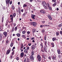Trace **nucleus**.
Instances as JSON below:
<instances>
[{
  "label": "nucleus",
  "mask_w": 62,
  "mask_h": 62,
  "mask_svg": "<svg viewBox=\"0 0 62 62\" xmlns=\"http://www.w3.org/2000/svg\"><path fill=\"white\" fill-rule=\"evenodd\" d=\"M42 5H43L45 9H47V4L45 2L43 1L42 2Z\"/></svg>",
  "instance_id": "nucleus-1"
},
{
  "label": "nucleus",
  "mask_w": 62,
  "mask_h": 62,
  "mask_svg": "<svg viewBox=\"0 0 62 62\" xmlns=\"http://www.w3.org/2000/svg\"><path fill=\"white\" fill-rule=\"evenodd\" d=\"M16 14L15 13H14L12 17L10 18V20L11 21V22H13V17H14V18H15V16H16Z\"/></svg>",
  "instance_id": "nucleus-2"
},
{
  "label": "nucleus",
  "mask_w": 62,
  "mask_h": 62,
  "mask_svg": "<svg viewBox=\"0 0 62 62\" xmlns=\"http://www.w3.org/2000/svg\"><path fill=\"white\" fill-rule=\"evenodd\" d=\"M45 46L44 47V49L46 52H47V48L46 47L47 46V41H46L45 43Z\"/></svg>",
  "instance_id": "nucleus-3"
},
{
  "label": "nucleus",
  "mask_w": 62,
  "mask_h": 62,
  "mask_svg": "<svg viewBox=\"0 0 62 62\" xmlns=\"http://www.w3.org/2000/svg\"><path fill=\"white\" fill-rule=\"evenodd\" d=\"M9 2H10V0H6V4L7 5L8 4V6H9Z\"/></svg>",
  "instance_id": "nucleus-4"
},
{
  "label": "nucleus",
  "mask_w": 62,
  "mask_h": 62,
  "mask_svg": "<svg viewBox=\"0 0 62 62\" xmlns=\"http://www.w3.org/2000/svg\"><path fill=\"white\" fill-rule=\"evenodd\" d=\"M31 47L32 50H34V49L36 48V46L34 45H33L32 46H31Z\"/></svg>",
  "instance_id": "nucleus-5"
},
{
  "label": "nucleus",
  "mask_w": 62,
  "mask_h": 62,
  "mask_svg": "<svg viewBox=\"0 0 62 62\" xmlns=\"http://www.w3.org/2000/svg\"><path fill=\"white\" fill-rule=\"evenodd\" d=\"M37 58L38 59V60L39 61L41 60V57L40 56L38 55L37 56Z\"/></svg>",
  "instance_id": "nucleus-6"
},
{
  "label": "nucleus",
  "mask_w": 62,
  "mask_h": 62,
  "mask_svg": "<svg viewBox=\"0 0 62 62\" xmlns=\"http://www.w3.org/2000/svg\"><path fill=\"white\" fill-rule=\"evenodd\" d=\"M31 23L32 24V25H33V26L34 27L36 26L37 25V23L35 22H32Z\"/></svg>",
  "instance_id": "nucleus-7"
},
{
  "label": "nucleus",
  "mask_w": 62,
  "mask_h": 62,
  "mask_svg": "<svg viewBox=\"0 0 62 62\" xmlns=\"http://www.w3.org/2000/svg\"><path fill=\"white\" fill-rule=\"evenodd\" d=\"M10 51H11V50L10 49H8V50L6 52V54H8L10 52Z\"/></svg>",
  "instance_id": "nucleus-8"
},
{
  "label": "nucleus",
  "mask_w": 62,
  "mask_h": 62,
  "mask_svg": "<svg viewBox=\"0 0 62 62\" xmlns=\"http://www.w3.org/2000/svg\"><path fill=\"white\" fill-rule=\"evenodd\" d=\"M35 15H32L31 16V17L32 19L33 20H35Z\"/></svg>",
  "instance_id": "nucleus-9"
},
{
  "label": "nucleus",
  "mask_w": 62,
  "mask_h": 62,
  "mask_svg": "<svg viewBox=\"0 0 62 62\" xmlns=\"http://www.w3.org/2000/svg\"><path fill=\"white\" fill-rule=\"evenodd\" d=\"M29 4L28 2H26L25 4H24L23 6V8H25V7H27V5Z\"/></svg>",
  "instance_id": "nucleus-10"
},
{
  "label": "nucleus",
  "mask_w": 62,
  "mask_h": 62,
  "mask_svg": "<svg viewBox=\"0 0 62 62\" xmlns=\"http://www.w3.org/2000/svg\"><path fill=\"white\" fill-rule=\"evenodd\" d=\"M7 34H8V33H7V32H3V34L5 36V37H6L7 36Z\"/></svg>",
  "instance_id": "nucleus-11"
},
{
  "label": "nucleus",
  "mask_w": 62,
  "mask_h": 62,
  "mask_svg": "<svg viewBox=\"0 0 62 62\" xmlns=\"http://www.w3.org/2000/svg\"><path fill=\"white\" fill-rule=\"evenodd\" d=\"M24 52H22L20 54V55L21 56V57H23V56L24 55Z\"/></svg>",
  "instance_id": "nucleus-12"
},
{
  "label": "nucleus",
  "mask_w": 62,
  "mask_h": 62,
  "mask_svg": "<svg viewBox=\"0 0 62 62\" xmlns=\"http://www.w3.org/2000/svg\"><path fill=\"white\" fill-rule=\"evenodd\" d=\"M52 58L53 59H54V60H56V57H55V55L52 56Z\"/></svg>",
  "instance_id": "nucleus-13"
},
{
  "label": "nucleus",
  "mask_w": 62,
  "mask_h": 62,
  "mask_svg": "<svg viewBox=\"0 0 62 62\" xmlns=\"http://www.w3.org/2000/svg\"><path fill=\"white\" fill-rule=\"evenodd\" d=\"M32 31V34H34V33H35V32H36V30H35V29H33Z\"/></svg>",
  "instance_id": "nucleus-14"
},
{
  "label": "nucleus",
  "mask_w": 62,
  "mask_h": 62,
  "mask_svg": "<svg viewBox=\"0 0 62 62\" xmlns=\"http://www.w3.org/2000/svg\"><path fill=\"white\" fill-rule=\"evenodd\" d=\"M30 59H32V60H34V57H33V56L32 55H31L30 57Z\"/></svg>",
  "instance_id": "nucleus-15"
},
{
  "label": "nucleus",
  "mask_w": 62,
  "mask_h": 62,
  "mask_svg": "<svg viewBox=\"0 0 62 62\" xmlns=\"http://www.w3.org/2000/svg\"><path fill=\"white\" fill-rule=\"evenodd\" d=\"M3 38V34H0V39H1L2 38Z\"/></svg>",
  "instance_id": "nucleus-16"
},
{
  "label": "nucleus",
  "mask_w": 62,
  "mask_h": 62,
  "mask_svg": "<svg viewBox=\"0 0 62 62\" xmlns=\"http://www.w3.org/2000/svg\"><path fill=\"white\" fill-rule=\"evenodd\" d=\"M40 12L42 13H45V11L44 10H41L40 11Z\"/></svg>",
  "instance_id": "nucleus-17"
},
{
  "label": "nucleus",
  "mask_w": 62,
  "mask_h": 62,
  "mask_svg": "<svg viewBox=\"0 0 62 62\" xmlns=\"http://www.w3.org/2000/svg\"><path fill=\"white\" fill-rule=\"evenodd\" d=\"M56 35L57 36H58L59 35V32H57L56 33Z\"/></svg>",
  "instance_id": "nucleus-18"
},
{
  "label": "nucleus",
  "mask_w": 62,
  "mask_h": 62,
  "mask_svg": "<svg viewBox=\"0 0 62 62\" xmlns=\"http://www.w3.org/2000/svg\"><path fill=\"white\" fill-rule=\"evenodd\" d=\"M16 35L17 36V37H20L21 36V34L19 33H17L16 34Z\"/></svg>",
  "instance_id": "nucleus-19"
},
{
  "label": "nucleus",
  "mask_w": 62,
  "mask_h": 62,
  "mask_svg": "<svg viewBox=\"0 0 62 62\" xmlns=\"http://www.w3.org/2000/svg\"><path fill=\"white\" fill-rule=\"evenodd\" d=\"M57 51L58 53V54H60V50L59 49H58Z\"/></svg>",
  "instance_id": "nucleus-20"
},
{
  "label": "nucleus",
  "mask_w": 62,
  "mask_h": 62,
  "mask_svg": "<svg viewBox=\"0 0 62 62\" xmlns=\"http://www.w3.org/2000/svg\"><path fill=\"white\" fill-rule=\"evenodd\" d=\"M28 51V50L26 49H25L24 50V53H26V54H27V51Z\"/></svg>",
  "instance_id": "nucleus-21"
},
{
  "label": "nucleus",
  "mask_w": 62,
  "mask_h": 62,
  "mask_svg": "<svg viewBox=\"0 0 62 62\" xmlns=\"http://www.w3.org/2000/svg\"><path fill=\"white\" fill-rule=\"evenodd\" d=\"M62 26V23H61V24H59L58 25V27H61V26Z\"/></svg>",
  "instance_id": "nucleus-22"
},
{
  "label": "nucleus",
  "mask_w": 62,
  "mask_h": 62,
  "mask_svg": "<svg viewBox=\"0 0 62 62\" xmlns=\"http://www.w3.org/2000/svg\"><path fill=\"white\" fill-rule=\"evenodd\" d=\"M56 5V3L55 2L54 4H53V7H55Z\"/></svg>",
  "instance_id": "nucleus-23"
},
{
  "label": "nucleus",
  "mask_w": 62,
  "mask_h": 62,
  "mask_svg": "<svg viewBox=\"0 0 62 62\" xmlns=\"http://www.w3.org/2000/svg\"><path fill=\"white\" fill-rule=\"evenodd\" d=\"M21 37L23 38H24V39H26V37H25V35H22Z\"/></svg>",
  "instance_id": "nucleus-24"
},
{
  "label": "nucleus",
  "mask_w": 62,
  "mask_h": 62,
  "mask_svg": "<svg viewBox=\"0 0 62 62\" xmlns=\"http://www.w3.org/2000/svg\"><path fill=\"white\" fill-rule=\"evenodd\" d=\"M51 44L52 45V46L53 47H54V43H52Z\"/></svg>",
  "instance_id": "nucleus-25"
},
{
  "label": "nucleus",
  "mask_w": 62,
  "mask_h": 62,
  "mask_svg": "<svg viewBox=\"0 0 62 62\" xmlns=\"http://www.w3.org/2000/svg\"><path fill=\"white\" fill-rule=\"evenodd\" d=\"M17 28H18V27L17 26L15 28V31H17Z\"/></svg>",
  "instance_id": "nucleus-26"
},
{
  "label": "nucleus",
  "mask_w": 62,
  "mask_h": 62,
  "mask_svg": "<svg viewBox=\"0 0 62 62\" xmlns=\"http://www.w3.org/2000/svg\"><path fill=\"white\" fill-rule=\"evenodd\" d=\"M34 51H31V54L32 55H34Z\"/></svg>",
  "instance_id": "nucleus-27"
},
{
  "label": "nucleus",
  "mask_w": 62,
  "mask_h": 62,
  "mask_svg": "<svg viewBox=\"0 0 62 62\" xmlns=\"http://www.w3.org/2000/svg\"><path fill=\"white\" fill-rule=\"evenodd\" d=\"M55 39H56V38H52V40L53 41L55 40Z\"/></svg>",
  "instance_id": "nucleus-28"
},
{
  "label": "nucleus",
  "mask_w": 62,
  "mask_h": 62,
  "mask_svg": "<svg viewBox=\"0 0 62 62\" xmlns=\"http://www.w3.org/2000/svg\"><path fill=\"white\" fill-rule=\"evenodd\" d=\"M14 52H15V51L14 50L12 52V55H14Z\"/></svg>",
  "instance_id": "nucleus-29"
},
{
  "label": "nucleus",
  "mask_w": 62,
  "mask_h": 62,
  "mask_svg": "<svg viewBox=\"0 0 62 62\" xmlns=\"http://www.w3.org/2000/svg\"><path fill=\"white\" fill-rule=\"evenodd\" d=\"M47 8H49L50 7V4L49 3H47Z\"/></svg>",
  "instance_id": "nucleus-30"
},
{
  "label": "nucleus",
  "mask_w": 62,
  "mask_h": 62,
  "mask_svg": "<svg viewBox=\"0 0 62 62\" xmlns=\"http://www.w3.org/2000/svg\"><path fill=\"white\" fill-rule=\"evenodd\" d=\"M13 44L12 43H11L10 45V46L11 47H12L13 46Z\"/></svg>",
  "instance_id": "nucleus-31"
},
{
  "label": "nucleus",
  "mask_w": 62,
  "mask_h": 62,
  "mask_svg": "<svg viewBox=\"0 0 62 62\" xmlns=\"http://www.w3.org/2000/svg\"><path fill=\"white\" fill-rule=\"evenodd\" d=\"M14 27H13L12 28V32H13V31H14Z\"/></svg>",
  "instance_id": "nucleus-32"
},
{
  "label": "nucleus",
  "mask_w": 62,
  "mask_h": 62,
  "mask_svg": "<svg viewBox=\"0 0 62 62\" xmlns=\"http://www.w3.org/2000/svg\"><path fill=\"white\" fill-rule=\"evenodd\" d=\"M48 8H49V9H50V10H52V8H51V7H49Z\"/></svg>",
  "instance_id": "nucleus-33"
},
{
  "label": "nucleus",
  "mask_w": 62,
  "mask_h": 62,
  "mask_svg": "<svg viewBox=\"0 0 62 62\" xmlns=\"http://www.w3.org/2000/svg\"><path fill=\"white\" fill-rule=\"evenodd\" d=\"M42 57L43 58H44V59H45V58H46L45 57V55H43L42 56Z\"/></svg>",
  "instance_id": "nucleus-34"
},
{
  "label": "nucleus",
  "mask_w": 62,
  "mask_h": 62,
  "mask_svg": "<svg viewBox=\"0 0 62 62\" xmlns=\"http://www.w3.org/2000/svg\"><path fill=\"white\" fill-rule=\"evenodd\" d=\"M22 33L23 34H25V31H23L22 32Z\"/></svg>",
  "instance_id": "nucleus-35"
},
{
  "label": "nucleus",
  "mask_w": 62,
  "mask_h": 62,
  "mask_svg": "<svg viewBox=\"0 0 62 62\" xmlns=\"http://www.w3.org/2000/svg\"><path fill=\"white\" fill-rule=\"evenodd\" d=\"M45 32V30L44 29H43L42 31V33H44Z\"/></svg>",
  "instance_id": "nucleus-36"
},
{
  "label": "nucleus",
  "mask_w": 62,
  "mask_h": 62,
  "mask_svg": "<svg viewBox=\"0 0 62 62\" xmlns=\"http://www.w3.org/2000/svg\"><path fill=\"white\" fill-rule=\"evenodd\" d=\"M40 27L41 28H42V27H44V25H40Z\"/></svg>",
  "instance_id": "nucleus-37"
},
{
  "label": "nucleus",
  "mask_w": 62,
  "mask_h": 62,
  "mask_svg": "<svg viewBox=\"0 0 62 62\" xmlns=\"http://www.w3.org/2000/svg\"><path fill=\"white\" fill-rule=\"evenodd\" d=\"M29 46H28L27 47L26 49L28 51V50H29Z\"/></svg>",
  "instance_id": "nucleus-38"
},
{
  "label": "nucleus",
  "mask_w": 62,
  "mask_h": 62,
  "mask_svg": "<svg viewBox=\"0 0 62 62\" xmlns=\"http://www.w3.org/2000/svg\"><path fill=\"white\" fill-rule=\"evenodd\" d=\"M27 33L28 34H30V32L29 31H27Z\"/></svg>",
  "instance_id": "nucleus-39"
},
{
  "label": "nucleus",
  "mask_w": 62,
  "mask_h": 62,
  "mask_svg": "<svg viewBox=\"0 0 62 62\" xmlns=\"http://www.w3.org/2000/svg\"><path fill=\"white\" fill-rule=\"evenodd\" d=\"M48 18H50V17H51V15H48Z\"/></svg>",
  "instance_id": "nucleus-40"
},
{
  "label": "nucleus",
  "mask_w": 62,
  "mask_h": 62,
  "mask_svg": "<svg viewBox=\"0 0 62 62\" xmlns=\"http://www.w3.org/2000/svg\"><path fill=\"white\" fill-rule=\"evenodd\" d=\"M3 17L2 18V22L3 23V21H4V17H3Z\"/></svg>",
  "instance_id": "nucleus-41"
},
{
  "label": "nucleus",
  "mask_w": 62,
  "mask_h": 62,
  "mask_svg": "<svg viewBox=\"0 0 62 62\" xmlns=\"http://www.w3.org/2000/svg\"><path fill=\"white\" fill-rule=\"evenodd\" d=\"M8 40H6V43H8Z\"/></svg>",
  "instance_id": "nucleus-42"
},
{
  "label": "nucleus",
  "mask_w": 62,
  "mask_h": 62,
  "mask_svg": "<svg viewBox=\"0 0 62 62\" xmlns=\"http://www.w3.org/2000/svg\"><path fill=\"white\" fill-rule=\"evenodd\" d=\"M16 59L17 60H19V58L18 57H17L16 58Z\"/></svg>",
  "instance_id": "nucleus-43"
},
{
  "label": "nucleus",
  "mask_w": 62,
  "mask_h": 62,
  "mask_svg": "<svg viewBox=\"0 0 62 62\" xmlns=\"http://www.w3.org/2000/svg\"><path fill=\"white\" fill-rule=\"evenodd\" d=\"M28 44L29 46H31V44L30 43Z\"/></svg>",
  "instance_id": "nucleus-44"
},
{
  "label": "nucleus",
  "mask_w": 62,
  "mask_h": 62,
  "mask_svg": "<svg viewBox=\"0 0 62 62\" xmlns=\"http://www.w3.org/2000/svg\"><path fill=\"white\" fill-rule=\"evenodd\" d=\"M52 2H56V0H52Z\"/></svg>",
  "instance_id": "nucleus-45"
},
{
  "label": "nucleus",
  "mask_w": 62,
  "mask_h": 62,
  "mask_svg": "<svg viewBox=\"0 0 62 62\" xmlns=\"http://www.w3.org/2000/svg\"><path fill=\"white\" fill-rule=\"evenodd\" d=\"M18 12L20 14H21V11L19 10L18 11Z\"/></svg>",
  "instance_id": "nucleus-46"
},
{
  "label": "nucleus",
  "mask_w": 62,
  "mask_h": 62,
  "mask_svg": "<svg viewBox=\"0 0 62 62\" xmlns=\"http://www.w3.org/2000/svg\"><path fill=\"white\" fill-rule=\"evenodd\" d=\"M60 33L61 35H62V31H60Z\"/></svg>",
  "instance_id": "nucleus-47"
},
{
  "label": "nucleus",
  "mask_w": 62,
  "mask_h": 62,
  "mask_svg": "<svg viewBox=\"0 0 62 62\" xmlns=\"http://www.w3.org/2000/svg\"><path fill=\"white\" fill-rule=\"evenodd\" d=\"M12 8L13 9H14V6H12Z\"/></svg>",
  "instance_id": "nucleus-48"
},
{
  "label": "nucleus",
  "mask_w": 62,
  "mask_h": 62,
  "mask_svg": "<svg viewBox=\"0 0 62 62\" xmlns=\"http://www.w3.org/2000/svg\"><path fill=\"white\" fill-rule=\"evenodd\" d=\"M49 19H50V20H52V18L51 17H49V18H48Z\"/></svg>",
  "instance_id": "nucleus-49"
},
{
  "label": "nucleus",
  "mask_w": 62,
  "mask_h": 62,
  "mask_svg": "<svg viewBox=\"0 0 62 62\" xmlns=\"http://www.w3.org/2000/svg\"><path fill=\"white\" fill-rule=\"evenodd\" d=\"M48 58L50 60H51V57H50V56L49 57H48Z\"/></svg>",
  "instance_id": "nucleus-50"
},
{
  "label": "nucleus",
  "mask_w": 62,
  "mask_h": 62,
  "mask_svg": "<svg viewBox=\"0 0 62 62\" xmlns=\"http://www.w3.org/2000/svg\"><path fill=\"white\" fill-rule=\"evenodd\" d=\"M31 40H33V39H34V38L33 37L32 38H31Z\"/></svg>",
  "instance_id": "nucleus-51"
},
{
  "label": "nucleus",
  "mask_w": 62,
  "mask_h": 62,
  "mask_svg": "<svg viewBox=\"0 0 62 62\" xmlns=\"http://www.w3.org/2000/svg\"><path fill=\"white\" fill-rule=\"evenodd\" d=\"M26 59H25V58L24 59V62H26Z\"/></svg>",
  "instance_id": "nucleus-52"
},
{
  "label": "nucleus",
  "mask_w": 62,
  "mask_h": 62,
  "mask_svg": "<svg viewBox=\"0 0 62 62\" xmlns=\"http://www.w3.org/2000/svg\"><path fill=\"white\" fill-rule=\"evenodd\" d=\"M9 3L10 5H11L12 4V1H10L9 2Z\"/></svg>",
  "instance_id": "nucleus-53"
},
{
  "label": "nucleus",
  "mask_w": 62,
  "mask_h": 62,
  "mask_svg": "<svg viewBox=\"0 0 62 62\" xmlns=\"http://www.w3.org/2000/svg\"><path fill=\"white\" fill-rule=\"evenodd\" d=\"M25 15H26L24 13L23 14V16H25Z\"/></svg>",
  "instance_id": "nucleus-54"
},
{
  "label": "nucleus",
  "mask_w": 62,
  "mask_h": 62,
  "mask_svg": "<svg viewBox=\"0 0 62 62\" xmlns=\"http://www.w3.org/2000/svg\"><path fill=\"white\" fill-rule=\"evenodd\" d=\"M21 46H23V44L22 43H21Z\"/></svg>",
  "instance_id": "nucleus-55"
},
{
  "label": "nucleus",
  "mask_w": 62,
  "mask_h": 62,
  "mask_svg": "<svg viewBox=\"0 0 62 62\" xmlns=\"http://www.w3.org/2000/svg\"><path fill=\"white\" fill-rule=\"evenodd\" d=\"M58 57H59V58H60V57H61V55H59Z\"/></svg>",
  "instance_id": "nucleus-56"
},
{
  "label": "nucleus",
  "mask_w": 62,
  "mask_h": 62,
  "mask_svg": "<svg viewBox=\"0 0 62 62\" xmlns=\"http://www.w3.org/2000/svg\"><path fill=\"white\" fill-rule=\"evenodd\" d=\"M5 7L3 6V9H5Z\"/></svg>",
  "instance_id": "nucleus-57"
},
{
  "label": "nucleus",
  "mask_w": 62,
  "mask_h": 62,
  "mask_svg": "<svg viewBox=\"0 0 62 62\" xmlns=\"http://www.w3.org/2000/svg\"><path fill=\"white\" fill-rule=\"evenodd\" d=\"M44 39L45 40H46V36H45V37H44Z\"/></svg>",
  "instance_id": "nucleus-58"
},
{
  "label": "nucleus",
  "mask_w": 62,
  "mask_h": 62,
  "mask_svg": "<svg viewBox=\"0 0 62 62\" xmlns=\"http://www.w3.org/2000/svg\"><path fill=\"white\" fill-rule=\"evenodd\" d=\"M10 57L11 58H12L13 57V56H12V55H11L10 56Z\"/></svg>",
  "instance_id": "nucleus-59"
},
{
  "label": "nucleus",
  "mask_w": 62,
  "mask_h": 62,
  "mask_svg": "<svg viewBox=\"0 0 62 62\" xmlns=\"http://www.w3.org/2000/svg\"><path fill=\"white\" fill-rule=\"evenodd\" d=\"M32 1H33V0H30V2H32Z\"/></svg>",
  "instance_id": "nucleus-60"
},
{
  "label": "nucleus",
  "mask_w": 62,
  "mask_h": 62,
  "mask_svg": "<svg viewBox=\"0 0 62 62\" xmlns=\"http://www.w3.org/2000/svg\"><path fill=\"white\" fill-rule=\"evenodd\" d=\"M47 25H44V27H46V26Z\"/></svg>",
  "instance_id": "nucleus-61"
},
{
  "label": "nucleus",
  "mask_w": 62,
  "mask_h": 62,
  "mask_svg": "<svg viewBox=\"0 0 62 62\" xmlns=\"http://www.w3.org/2000/svg\"><path fill=\"white\" fill-rule=\"evenodd\" d=\"M16 23H15L14 24V26H16Z\"/></svg>",
  "instance_id": "nucleus-62"
},
{
  "label": "nucleus",
  "mask_w": 62,
  "mask_h": 62,
  "mask_svg": "<svg viewBox=\"0 0 62 62\" xmlns=\"http://www.w3.org/2000/svg\"><path fill=\"white\" fill-rule=\"evenodd\" d=\"M21 52H23V49H21Z\"/></svg>",
  "instance_id": "nucleus-63"
},
{
  "label": "nucleus",
  "mask_w": 62,
  "mask_h": 62,
  "mask_svg": "<svg viewBox=\"0 0 62 62\" xmlns=\"http://www.w3.org/2000/svg\"><path fill=\"white\" fill-rule=\"evenodd\" d=\"M24 13L26 15V14L27 13V12H25Z\"/></svg>",
  "instance_id": "nucleus-64"
}]
</instances>
